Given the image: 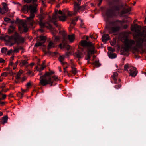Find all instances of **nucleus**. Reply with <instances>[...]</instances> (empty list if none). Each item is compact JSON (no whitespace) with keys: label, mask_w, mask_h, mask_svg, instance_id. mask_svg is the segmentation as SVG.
Listing matches in <instances>:
<instances>
[{"label":"nucleus","mask_w":146,"mask_h":146,"mask_svg":"<svg viewBox=\"0 0 146 146\" xmlns=\"http://www.w3.org/2000/svg\"><path fill=\"white\" fill-rule=\"evenodd\" d=\"M27 63V62L25 60H22L20 63L21 66H22L23 65H25Z\"/></svg>","instance_id":"c756f323"},{"label":"nucleus","mask_w":146,"mask_h":146,"mask_svg":"<svg viewBox=\"0 0 146 146\" xmlns=\"http://www.w3.org/2000/svg\"><path fill=\"white\" fill-rule=\"evenodd\" d=\"M13 52V50L12 49H11L9 50L7 52V54L9 55H10Z\"/></svg>","instance_id":"58836bf2"},{"label":"nucleus","mask_w":146,"mask_h":146,"mask_svg":"<svg viewBox=\"0 0 146 146\" xmlns=\"http://www.w3.org/2000/svg\"><path fill=\"white\" fill-rule=\"evenodd\" d=\"M25 80H26V78L24 77L22 78V82L23 81H25Z\"/></svg>","instance_id":"6e6d98bb"},{"label":"nucleus","mask_w":146,"mask_h":146,"mask_svg":"<svg viewBox=\"0 0 146 146\" xmlns=\"http://www.w3.org/2000/svg\"><path fill=\"white\" fill-rule=\"evenodd\" d=\"M18 80H15V82L16 84H17V83H19V82Z\"/></svg>","instance_id":"4d7b16f0"},{"label":"nucleus","mask_w":146,"mask_h":146,"mask_svg":"<svg viewBox=\"0 0 146 146\" xmlns=\"http://www.w3.org/2000/svg\"><path fill=\"white\" fill-rule=\"evenodd\" d=\"M141 29V27L137 24L131 26V31L137 33L135 35V37L140 36L143 34V33L140 32Z\"/></svg>","instance_id":"9b49d317"},{"label":"nucleus","mask_w":146,"mask_h":146,"mask_svg":"<svg viewBox=\"0 0 146 146\" xmlns=\"http://www.w3.org/2000/svg\"><path fill=\"white\" fill-rule=\"evenodd\" d=\"M115 44V41L112 42H111V44L112 46H114Z\"/></svg>","instance_id":"de8ad7c7"},{"label":"nucleus","mask_w":146,"mask_h":146,"mask_svg":"<svg viewBox=\"0 0 146 146\" xmlns=\"http://www.w3.org/2000/svg\"><path fill=\"white\" fill-rule=\"evenodd\" d=\"M40 68L39 69H38V71H40V73L38 75H42V73H41V72H41V71H40Z\"/></svg>","instance_id":"5fc2aeb1"},{"label":"nucleus","mask_w":146,"mask_h":146,"mask_svg":"<svg viewBox=\"0 0 146 146\" xmlns=\"http://www.w3.org/2000/svg\"><path fill=\"white\" fill-rule=\"evenodd\" d=\"M75 56H76L77 58H78V59L82 58L84 56V55L82 52L80 51H78L76 52L75 54Z\"/></svg>","instance_id":"aec40b11"},{"label":"nucleus","mask_w":146,"mask_h":146,"mask_svg":"<svg viewBox=\"0 0 146 146\" xmlns=\"http://www.w3.org/2000/svg\"><path fill=\"white\" fill-rule=\"evenodd\" d=\"M53 73V72H46L44 75L41 76L40 82V84L43 86H46L48 84L51 86L55 85L57 84L56 82L60 80L57 76H51V75Z\"/></svg>","instance_id":"f03ea898"},{"label":"nucleus","mask_w":146,"mask_h":146,"mask_svg":"<svg viewBox=\"0 0 146 146\" xmlns=\"http://www.w3.org/2000/svg\"><path fill=\"white\" fill-rule=\"evenodd\" d=\"M64 40L65 39L64 38V40H63V42L62 43L60 44L59 45L60 47L61 48H66L67 50H69L70 48V46L69 45H66L64 43Z\"/></svg>","instance_id":"dca6fc26"},{"label":"nucleus","mask_w":146,"mask_h":146,"mask_svg":"<svg viewBox=\"0 0 146 146\" xmlns=\"http://www.w3.org/2000/svg\"><path fill=\"white\" fill-rule=\"evenodd\" d=\"M2 98H1V100H4L5 99L6 97V95L5 94H2Z\"/></svg>","instance_id":"c03bdc74"},{"label":"nucleus","mask_w":146,"mask_h":146,"mask_svg":"<svg viewBox=\"0 0 146 146\" xmlns=\"http://www.w3.org/2000/svg\"><path fill=\"white\" fill-rule=\"evenodd\" d=\"M16 22L19 24V28L23 30V31L26 32L27 31L28 29L27 26L24 21L17 19Z\"/></svg>","instance_id":"f8f14e48"},{"label":"nucleus","mask_w":146,"mask_h":146,"mask_svg":"<svg viewBox=\"0 0 146 146\" xmlns=\"http://www.w3.org/2000/svg\"><path fill=\"white\" fill-rule=\"evenodd\" d=\"M45 62L44 61L42 64H41L40 66V71H41L43 70L44 68L46 66L45 65Z\"/></svg>","instance_id":"c85d7f7f"},{"label":"nucleus","mask_w":146,"mask_h":146,"mask_svg":"<svg viewBox=\"0 0 146 146\" xmlns=\"http://www.w3.org/2000/svg\"><path fill=\"white\" fill-rule=\"evenodd\" d=\"M52 33L53 36H55V34L57 33V31L56 30L53 29L52 31Z\"/></svg>","instance_id":"72a5a7b5"},{"label":"nucleus","mask_w":146,"mask_h":146,"mask_svg":"<svg viewBox=\"0 0 146 146\" xmlns=\"http://www.w3.org/2000/svg\"><path fill=\"white\" fill-rule=\"evenodd\" d=\"M121 87V85L120 84H119L118 85L115 86L114 87L116 89H119Z\"/></svg>","instance_id":"ea45409f"},{"label":"nucleus","mask_w":146,"mask_h":146,"mask_svg":"<svg viewBox=\"0 0 146 146\" xmlns=\"http://www.w3.org/2000/svg\"><path fill=\"white\" fill-rule=\"evenodd\" d=\"M69 53L70 52L67 53L66 54V55H67V56H68Z\"/></svg>","instance_id":"774afa93"},{"label":"nucleus","mask_w":146,"mask_h":146,"mask_svg":"<svg viewBox=\"0 0 146 146\" xmlns=\"http://www.w3.org/2000/svg\"><path fill=\"white\" fill-rule=\"evenodd\" d=\"M102 0H100V3H99L98 4V6H99L100 5L101 3V2H102Z\"/></svg>","instance_id":"bf43d9fd"},{"label":"nucleus","mask_w":146,"mask_h":146,"mask_svg":"<svg viewBox=\"0 0 146 146\" xmlns=\"http://www.w3.org/2000/svg\"><path fill=\"white\" fill-rule=\"evenodd\" d=\"M65 58V56L63 55L60 56L59 58L60 61L61 62V64L63 65L65 64V63L63 62Z\"/></svg>","instance_id":"cd10ccee"},{"label":"nucleus","mask_w":146,"mask_h":146,"mask_svg":"<svg viewBox=\"0 0 146 146\" xmlns=\"http://www.w3.org/2000/svg\"><path fill=\"white\" fill-rule=\"evenodd\" d=\"M68 38L70 42H72L75 39L74 35L72 34L68 35Z\"/></svg>","instance_id":"4be33fe9"},{"label":"nucleus","mask_w":146,"mask_h":146,"mask_svg":"<svg viewBox=\"0 0 146 146\" xmlns=\"http://www.w3.org/2000/svg\"><path fill=\"white\" fill-rule=\"evenodd\" d=\"M3 115V113L0 112V116H2Z\"/></svg>","instance_id":"69168bd1"},{"label":"nucleus","mask_w":146,"mask_h":146,"mask_svg":"<svg viewBox=\"0 0 146 146\" xmlns=\"http://www.w3.org/2000/svg\"><path fill=\"white\" fill-rule=\"evenodd\" d=\"M55 46V43L52 41H50L49 42L47 48L49 50L52 48H54Z\"/></svg>","instance_id":"412c9836"},{"label":"nucleus","mask_w":146,"mask_h":146,"mask_svg":"<svg viewBox=\"0 0 146 146\" xmlns=\"http://www.w3.org/2000/svg\"><path fill=\"white\" fill-rule=\"evenodd\" d=\"M143 31L144 33H146V26L143 28Z\"/></svg>","instance_id":"3c124183"},{"label":"nucleus","mask_w":146,"mask_h":146,"mask_svg":"<svg viewBox=\"0 0 146 146\" xmlns=\"http://www.w3.org/2000/svg\"><path fill=\"white\" fill-rule=\"evenodd\" d=\"M106 21L107 23L106 27L110 34L118 31L120 29L119 25H122L124 23L123 21L118 20L108 21L107 19Z\"/></svg>","instance_id":"20e7f679"},{"label":"nucleus","mask_w":146,"mask_h":146,"mask_svg":"<svg viewBox=\"0 0 146 146\" xmlns=\"http://www.w3.org/2000/svg\"><path fill=\"white\" fill-rule=\"evenodd\" d=\"M66 17L64 14L63 11H62L60 10L58 12L57 10H55L52 18L49 16V18L50 20L53 23L54 25L56 27H57L58 25L57 22L58 20V19L60 21H64L66 20Z\"/></svg>","instance_id":"0eeeda50"},{"label":"nucleus","mask_w":146,"mask_h":146,"mask_svg":"<svg viewBox=\"0 0 146 146\" xmlns=\"http://www.w3.org/2000/svg\"><path fill=\"white\" fill-rule=\"evenodd\" d=\"M144 39L141 37L138 38L135 41L133 39L126 38L124 40V49L126 51L132 49L137 50L138 48H146V34L144 36Z\"/></svg>","instance_id":"f257e3e1"},{"label":"nucleus","mask_w":146,"mask_h":146,"mask_svg":"<svg viewBox=\"0 0 146 146\" xmlns=\"http://www.w3.org/2000/svg\"><path fill=\"white\" fill-rule=\"evenodd\" d=\"M53 39L55 42H57L60 39V38L59 37L56 36H53Z\"/></svg>","instance_id":"2f4dec72"},{"label":"nucleus","mask_w":146,"mask_h":146,"mask_svg":"<svg viewBox=\"0 0 146 146\" xmlns=\"http://www.w3.org/2000/svg\"><path fill=\"white\" fill-rule=\"evenodd\" d=\"M5 60L1 58H0V63H5Z\"/></svg>","instance_id":"37998d69"},{"label":"nucleus","mask_w":146,"mask_h":146,"mask_svg":"<svg viewBox=\"0 0 146 146\" xmlns=\"http://www.w3.org/2000/svg\"><path fill=\"white\" fill-rule=\"evenodd\" d=\"M22 49V48L21 47H19L17 48H15L14 50V52H19V50L21 49Z\"/></svg>","instance_id":"f704fd0d"},{"label":"nucleus","mask_w":146,"mask_h":146,"mask_svg":"<svg viewBox=\"0 0 146 146\" xmlns=\"http://www.w3.org/2000/svg\"><path fill=\"white\" fill-rule=\"evenodd\" d=\"M86 39L87 40H88V36H87L86 37Z\"/></svg>","instance_id":"338daca9"},{"label":"nucleus","mask_w":146,"mask_h":146,"mask_svg":"<svg viewBox=\"0 0 146 146\" xmlns=\"http://www.w3.org/2000/svg\"><path fill=\"white\" fill-rule=\"evenodd\" d=\"M22 90V92L23 93H24L26 91V90H25L23 89H21Z\"/></svg>","instance_id":"864d4df0"},{"label":"nucleus","mask_w":146,"mask_h":146,"mask_svg":"<svg viewBox=\"0 0 146 146\" xmlns=\"http://www.w3.org/2000/svg\"><path fill=\"white\" fill-rule=\"evenodd\" d=\"M22 72L21 70H19L15 78L17 80H19L20 78V76L21 75Z\"/></svg>","instance_id":"bb28decb"},{"label":"nucleus","mask_w":146,"mask_h":146,"mask_svg":"<svg viewBox=\"0 0 146 146\" xmlns=\"http://www.w3.org/2000/svg\"><path fill=\"white\" fill-rule=\"evenodd\" d=\"M108 49L109 51H112V52H113L115 51V49L111 47H108Z\"/></svg>","instance_id":"4c0bfd02"},{"label":"nucleus","mask_w":146,"mask_h":146,"mask_svg":"<svg viewBox=\"0 0 146 146\" xmlns=\"http://www.w3.org/2000/svg\"><path fill=\"white\" fill-rule=\"evenodd\" d=\"M131 11V7H128L127 8L124 9L121 12V15L122 16L124 14L128 13Z\"/></svg>","instance_id":"2eb2a0df"},{"label":"nucleus","mask_w":146,"mask_h":146,"mask_svg":"<svg viewBox=\"0 0 146 146\" xmlns=\"http://www.w3.org/2000/svg\"><path fill=\"white\" fill-rule=\"evenodd\" d=\"M79 17H77L72 19L71 22V25H74L76 24V22L79 19Z\"/></svg>","instance_id":"a878e982"},{"label":"nucleus","mask_w":146,"mask_h":146,"mask_svg":"<svg viewBox=\"0 0 146 146\" xmlns=\"http://www.w3.org/2000/svg\"><path fill=\"white\" fill-rule=\"evenodd\" d=\"M27 74L28 75H31V76H34L33 74L32 73V71H29L27 73Z\"/></svg>","instance_id":"79ce46f5"},{"label":"nucleus","mask_w":146,"mask_h":146,"mask_svg":"<svg viewBox=\"0 0 146 146\" xmlns=\"http://www.w3.org/2000/svg\"><path fill=\"white\" fill-rule=\"evenodd\" d=\"M108 54L109 58L111 59L115 58L117 57L116 54L113 52H108Z\"/></svg>","instance_id":"5701e85b"},{"label":"nucleus","mask_w":146,"mask_h":146,"mask_svg":"<svg viewBox=\"0 0 146 146\" xmlns=\"http://www.w3.org/2000/svg\"><path fill=\"white\" fill-rule=\"evenodd\" d=\"M8 73L6 72H4L1 74V76L4 77L6 76Z\"/></svg>","instance_id":"a19ab883"},{"label":"nucleus","mask_w":146,"mask_h":146,"mask_svg":"<svg viewBox=\"0 0 146 146\" xmlns=\"http://www.w3.org/2000/svg\"><path fill=\"white\" fill-rule=\"evenodd\" d=\"M0 39L9 42L11 44L10 46H12L16 43L19 44L23 43L24 40L23 38L21 37L18 33L16 32L11 36H9L7 35H6L3 37H0Z\"/></svg>","instance_id":"7ed1b4c3"},{"label":"nucleus","mask_w":146,"mask_h":146,"mask_svg":"<svg viewBox=\"0 0 146 146\" xmlns=\"http://www.w3.org/2000/svg\"><path fill=\"white\" fill-rule=\"evenodd\" d=\"M45 24L42 22L41 20H40L39 22V25L41 27H46L45 25Z\"/></svg>","instance_id":"473e14b6"},{"label":"nucleus","mask_w":146,"mask_h":146,"mask_svg":"<svg viewBox=\"0 0 146 146\" xmlns=\"http://www.w3.org/2000/svg\"><path fill=\"white\" fill-rule=\"evenodd\" d=\"M90 37L92 38H95L92 35L90 36Z\"/></svg>","instance_id":"0e129e2a"},{"label":"nucleus","mask_w":146,"mask_h":146,"mask_svg":"<svg viewBox=\"0 0 146 146\" xmlns=\"http://www.w3.org/2000/svg\"><path fill=\"white\" fill-rule=\"evenodd\" d=\"M81 45L84 48H86L85 51L83 49L82 50V51L85 53L86 52H87V57L86 60H90L91 58L90 54L94 53V44L90 42H87L86 40H82L81 42Z\"/></svg>","instance_id":"39448f33"},{"label":"nucleus","mask_w":146,"mask_h":146,"mask_svg":"<svg viewBox=\"0 0 146 146\" xmlns=\"http://www.w3.org/2000/svg\"><path fill=\"white\" fill-rule=\"evenodd\" d=\"M18 62L17 61L15 63V65L16 66L17 64H18Z\"/></svg>","instance_id":"e2e57ef3"},{"label":"nucleus","mask_w":146,"mask_h":146,"mask_svg":"<svg viewBox=\"0 0 146 146\" xmlns=\"http://www.w3.org/2000/svg\"><path fill=\"white\" fill-rule=\"evenodd\" d=\"M95 66L97 67H98L100 66V64L98 61H96L94 62Z\"/></svg>","instance_id":"e433bc0d"},{"label":"nucleus","mask_w":146,"mask_h":146,"mask_svg":"<svg viewBox=\"0 0 146 146\" xmlns=\"http://www.w3.org/2000/svg\"><path fill=\"white\" fill-rule=\"evenodd\" d=\"M24 1L26 2V3H29L31 2L32 0H24Z\"/></svg>","instance_id":"49530a36"},{"label":"nucleus","mask_w":146,"mask_h":146,"mask_svg":"<svg viewBox=\"0 0 146 146\" xmlns=\"http://www.w3.org/2000/svg\"><path fill=\"white\" fill-rule=\"evenodd\" d=\"M4 21L6 22H8L10 20V19L8 18H5L4 19Z\"/></svg>","instance_id":"a18cd8bd"},{"label":"nucleus","mask_w":146,"mask_h":146,"mask_svg":"<svg viewBox=\"0 0 146 146\" xmlns=\"http://www.w3.org/2000/svg\"><path fill=\"white\" fill-rule=\"evenodd\" d=\"M78 2H75L74 5V12H72L70 11L68 12L67 15L68 16H71L73 15H75L77 12H80L81 11L84 10L85 8L84 6H80L81 0H77Z\"/></svg>","instance_id":"6e6552de"},{"label":"nucleus","mask_w":146,"mask_h":146,"mask_svg":"<svg viewBox=\"0 0 146 146\" xmlns=\"http://www.w3.org/2000/svg\"><path fill=\"white\" fill-rule=\"evenodd\" d=\"M1 104H2V105H4L5 104V102H1Z\"/></svg>","instance_id":"680f3d73"},{"label":"nucleus","mask_w":146,"mask_h":146,"mask_svg":"<svg viewBox=\"0 0 146 146\" xmlns=\"http://www.w3.org/2000/svg\"><path fill=\"white\" fill-rule=\"evenodd\" d=\"M8 117L7 116H5L3 117L1 119V122L3 124H4L5 123H7V122Z\"/></svg>","instance_id":"b1692460"},{"label":"nucleus","mask_w":146,"mask_h":146,"mask_svg":"<svg viewBox=\"0 0 146 146\" xmlns=\"http://www.w3.org/2000/svg\"><path fill=\"white\" fill-rule=\"evenodd\" d=\"M127 27V25H125L124 26V28H126Z\"/></svg>","instance_id":"13d9d810"},{"label":"nucleus","mask_w":146,"mask_h":146,"mask_svg":"<svg viewBox=\"0 0 146 146\" xmlns=\"http://www.w3.org/2000/svg\"><path fill=\"white\" fill-rule=\"evenodd\" d=\"M13 63L12 62H10V64H10V65H13Z\"/></svg>","instance_id":"052dcab7"},{"label":"nucleus","mask_w":146,"mask_h":146,"mask_svg":"<svg viewBox=\"0 0 146 146\" xmlns=\"http://www.w3.org/2000/svg\"><path fill=\"white\" fill-rule=\"evenodd\" d=\"M68 68L67 66H66L64 68V72L65 73L66 72H67L66 71V69Z\"/></svg>","instance_id":"8fccbe9b"},{"label":"nucleus","mask_w":146,"mask_h":146,"mask_svg":"<svg viewBox=\"0 0 146 146\" xmlns=\"http://www.w3.org/2000/svg\"><path fill=\"white\" fill-rule=\"evenodd\" d=\"M31 83L30 82H29L27 84L26 86H27V87L28 88L30 86H31Z\"/></svg>","instance_id":"09e8293b"},{"label":"nucleus","mask_w":146,"mask_h":146,"mask_svg":"<svg viewBox=\"0 0 146 146\" xmlns=\"http://www.w3.org/2000/svg\"><path fill=\"white\" fill-rule=\"evenodd\" d=\"M30 16L27 17V21L28 22H31V23L32 24L33 21V19L35 16V13L37 12L36 7V6L30 5Z\"/></svg>","instance_id":"1a4fd4ad"},{"label":"nucleus","mask_w":146,"mask_h":146,"mask_svg":"<svg viewBox=\"0 0 146 146\" xmlns=\"http://www.w3.org/2000/svg\"><path fill=\"white\" fill-rule=\"evenodd\" d=\"M30 9V5L28 6L27 5H25L23 6V7L22 11L25 13H27Z\"/></svg>","instance_id":"6ab92c4d"},{"label":"nucleus","mask_w":146,"mask_h":146,"mask_svg":"<svg viewBox=\"0 0 146 146\" xmlns=\"http://www.w3.org/2000/svg\"><path fill=\"white\" fill-rule=\"evenodd\" d=\"M124 69L127 71L130 75L132 76L135 77L137 74L136 69L134 67L129 66L128 65L126 64L124 66Z\"/></svg>","instance_id":"9d476101"},{"label":"nucleus","mask_w":146,"mask_h":146,"mask_svg":"<svg viewBox=\"0 0 146 146\" xmlns=\"http://www.w3.org/2000/svg\"><path fill=\"white\" fill-rule=\"evenodd\" d=\"M112 4L115 5L113 7L112 9L108 10L106 13V15L108 18H111L116 15V11H119L122 7L119 4L118 0H110Z\"/></svg>","instance_id":"423d86ee"},{"label":"nucleus","mask_w":146,"mask_h":146,"mask_svg":"<svg viewBox=\"0 0 146 146\" xmlns=\"http://www.w3.org/2000/svg\"><path fill=\"white\" fill-rule=\"evenodd\" d=\"M71 63V68L72 69L71 72L73 74L75 75L78 73V71L75 67L74 64L72 62Z\"/></svg>","instance_id":"a211bd4d"},{"label":"nucleus","mask_w":146,"mask_h":146,"mask_svg":"<svg viewBox=\"0 0 146 146\" xmlns=\"http://www.w3.org/2000/svg\"><path fill=\"white\" fill-rule=\"evenodd\" d=\"M102 41L106 43V42L109 39L110 36L108 34H105L102 36Z\"/></svg>","instance_id":"f3484780"},{"label":"nucleus","mask_w":146,"mask_h":146,"mask_svg":"<svg viewBox=\"0 0 146 146\" xmlns=\"http://www.w3.org/2000/svg\"><path fill=\"white\" fill-rule=\"evenodd\" d=\"M40 41L36 43L35 45V46L38 47L42 46L45 42L46 39V37L41 35L40 36Z\"/></svg>","instance_id":"ddd939ff"},{"label":"nucleus","mask_w":146,"mask_h":146,"mask_svg":"<svg viewBox=\"0 0 146 146\" xmlns=\"http://www.w3.org/2000/svg\"><path fill=\"white\" fill-rule=\"evenodd\" d=\"M7 48L3 47L1 48V52L2 53L5 54L7 51Z\"/></svg>","instance_id":"7c9ffc66"},{"label":"nucleus","mask_w":146,"mask_h":146,"mask_svg":"<svg viewBox=\"0 0 146 146\" xmlns=\"http://www.w3.org/2000/svg\"><path fill=\"white\" fill-rule=\"evenodd\" d=\"M118 74L116 72H114L113 73V75L111 76L112 79L114 80V83L117 84L119 83L121 81L120 79H117Z\"/></svg>","instance_id":"4468645a"},{"label":"nucleus","mask_w":146,"mask_h":146,"mask_svg":"<svg viewBox=\"0 0 146 146\" xmlns=\"http://www.w3.org/2000/svg\"><path fill=\"white\" fill-rule=\"evenodd\" d=\"M13 32V30H11L10 29H8V32L9 33H11Z\"/></svg>","instance_id":"603ef678"},{"label":"nucleus","mask_w":146,"mask_h":146,"mask_svg":"<svg viewBox=\"0 0 146 146\" xmlns=\"http://www.w3.org/2000/svg\"><path fill=\"white\" fill-rule=\"evenodd\" d=\"M17 95L18 97H20V98H21L23 97V93L19 92L17 94Z\"/></svg>","instance_id":"c9c22d12"},{"label":"nucleus","mask_w":146,"mask_h":146,"mask_svg":"<svg viewBox=\"0 0 146 146\" xmlns=\"http://www.w3.org/2000/svg\"><path fill=\"white\" fill-rule=\"evenodd\" d=\"M79 17H77L72 19L71 22V25H74L76 24V22L79 19Z\"/></svg>","instance_id":"393cba45"}]
</instances>
